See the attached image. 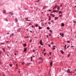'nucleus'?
<instances>
[{
	"mask_svg": "<svg viewBox=\"0 0 76 76\" xmlns=\"http://www.w3.org/2000/svg\"><path fill=\"white\" fill-rule=\"evenodd\" d=\"M38 59H40L41 60V61H40V62H39V64H41V63L42 61V58H38Z\"/></svg>",
	"mask_w": 76,
	"mask_h": 76,
	"instance_id": "1",
	"label": "nucleus"
},
{
	"mask_svg": "<svg viewBox=\"0 0 76 76\" xmlns=\"http://www.w3.org/2000/svg\"><path fill=\"white\" fill-rule=\"evenodd\" d=\"M40 44L41 45H43V44H42V40H40Z\"/></svg>",
	"mask_w": 76,
	"mask_h": 76,
	"instance_id": "2",
	"label": "nucleus"
},
{
	"mask_svg": "<svg viewBox=\"0 0 76 76\" xmlns=\"http://www.w3.org/2000/svg\"><path fill=\"white\" fill-rule=\"evenodd\" d=\"M55 47H56V46H53L52 50H55V49H56V48H55Z\"/></svg>",
	"mask_w": 76,
	"mask_h": 76,
	"instance_id": "3",
	"label": "nucleus"
},
{
	"mask_svg": "<svg viewBox=\"0 0 76 76\" xmlns=\"http://www.w3.org/2000/svg\"><path fill=\"white\" fill-rule=\"evenodd\" d=\"M67 72L69 73H71V72L70 71V70L69 69H68V70L67 71Z\"/></svg>",
	"mask_w": 76,
	"mask_h": 76,
	"instance_id": "4",
	"label": "nucleus"
},
{
	"mask_svg": "<svg viewBox=\"0 0 76 76\" xmlns=\"http://www.w3.org/2000/svg\"><path fill=\"white\" fill-rule=\"evenodd\" d=\"M9 14H11V15H13V12H9Z\"/></svg>",
	"mask_w": 76,
	"mask_h": 76,
	"instance_id": "5",
	"label": "nucleus"
},
{
	"mask_svg": "<svg viewBox=\"0 0 76 76\" xmlns=\"http://www.w3.org/2000/svg\"><path fill=\"white\" fill-rule=\"evenodd\" d=\"M26 48H24V51L25 52H26Z\"/></svg>",
	"mask_w": 76,
	"mask_h": 76,
	"instance_id": "6",
	"label": "nucleus"
},
{
	"mask_svg": "<svg viewBox=\"0 0 76 76\" xmlns=\"http://www.w3.org/2000/svg\"><path fill=\"white\" fill-rule=\"evenodd\" d=\"M50 15H51V16H52V17H53V18H54V17H55V16L53 15V14H50Z\"/></svg>",
	"mask_w": 76,
	"mask_h": 76,
	"instance_id": "7",
	"label": "nucleus"
},
{
	"mask_svg": "<svg viewBox=\"0 0 76 76\" xmlns=\"http://www.w3.org/2000/svg\"><path fill=\"white\" fill-rule=\"evenodd\" d=\"M13 34H12L10 36V37H13Z\"/></svg>",
	"mask_w": 76,
	"mask_h": 76,
	"instance_id": "8",
	"label": "nucleus"
},
{
	"mask_svg": "<svg viewBox=\"0 0 76 76\" xmlns=\"http://www.w3.org/2000/svg\"><path fill=\"white\" fill-rule=\"evenodd\" d=\"M52 64H53V62H51L50 63V65L51 66H52Z\"/></svg>",
	"mask_w": 76,
	"mask_h": 76,
	"instance_id": "9",
	"label": "nucleus"
},
{
	"mask_svg": "<svg viewBox=\"0 0 76 76\" xmlns=\"http://www.w3.org/2000/svg\"><path fill=\"white\" fill-rule=\"evenodd\" d=\"M61 52L62 54H63L64 53V52L63 50H61Z\"/></svg>",
	"mask_w": 76,
	"mask_h": 76,
	"instance_id": "10",
	"label": "nucleus"
},
{
	"mask_svg": "<svg viewBox=\"0 0 76 76\" xmlns=\"http://www.w3.org/2000/svg\"><path fill=\"white\" fill-rule=\"evenodd\" d=\"M26 45L25 44H24V45H23V46L25 47L26 46Z\"/></svg>",
	"mask_w": 76,
	"mask_h": 76,
	"instance_id": "11",
	"label": "nucleus"
},
{
	"mask_svg": "<svg viewBox=\"0 0 76 76\" xmlns=\"http://www.w3.org/2000/svg\"><path fill=\"white\" fill-rule=\"evenodd\" d=\"M61 26H64V23H62L61 24Z\"/></svg>",
	"mask_w": 76,
	"mask_h": 76,
	"instance_id": "12",
	"label": "nucleus"
},
{
	"mask_svg": "<svg viewBox=\"0 0 76 76\" xmlns=\"http://www.w3.org/2000/svg\"><path fill=\"white\" fill-rule=\"evenodd\" d=\"M61 36L62 37H64V34L63 33L62 34Z\"/></svg>",
	"mask_w": 76,
	"mask_h": 76,
	"instance_id": "13",
	"label": "nucleus"
},
{
	"mask_svg": "<svg viewBox=\"0 0 76 76\" xmlns=\"http://www.w3.org/2000/svg\"><path fill=\"white\" fill-rule=\"evenodd\" d=\"M20 29H19L18 30V32H20Z\"/></svg>",
	"mask_w": 76,
	"mask_h": 76,
	"instance_id": "14",
	"label": "nucleus"
},
{
	"mask_svg": "<svg viewBox=\"0 0 76 76\" xmlns=\"http://www.w3.org/2000/svg\"><path fill=\"white\" fill-rule=\"evenodd\" d=\"M15 21L16 22H18V19H16L15 20Z\"/></svg>",
	"mask_w": 76,
	"mask_h": 76,
	"instance_id": "15",
	"label": "nucleus"
},
{
	"mask_svg": "<svg viewBox=\"0 0 76 76\" xmlns=\"http://www.w3.org/2000/svg\"><path fill=\"white\" fill-rule=\"evenodd\" d=\"M64 48L65 49H66V48H66V45H65Z\"/></svg>",
	"mask_w": 76,
	"mask_h": 76,
	"instance_id": "16",
	"label": "nucleus"
},
{
	"mask_svg": "<svg viewBox=\"0 0 76 76\" xmlns=\"http://www.w3.org/2000/svg\"><path fill=\"white\" fill-rule=\"evenodd\" d=\"M3 13H6V11L4 10L3 11Z\"/></svg>",
	"mask_w": 76,
	"mask_h": 76,
	"instance_id": "17",
	"label": "nucleus"
},
{
	"mask_svg": "<svg viewBox=\"0 0 76 76\" xmlns=\"http://www.w3.org/2000/svg\"><path fill=\"white\" fill-rule=\"evenodd\" d=\"M66 42L67 43H70V41H67Z\"/></svg>",
	"mask_w": 76,
	"mask_h": 76,
	"instance_id": "18",
	"label": "nucleus"
},
{
	"mask_svg": "<svg viewBox=\"0 0 76 76\" xmlns=\"http://www.w3.org/2000/svg\"><path fill=\"white\" fill-rule=\"evenodd\" d=\"M53 12H57V10H53Z\"/></svg>",
	"mask_w": 76,
	"mask_h": 76,
	"instance_id": "19",
	"label": "nucleus"
},
{
	"mask_svg": "<svg viewBox=\"0 0 76 76\" xmlns=\"http://www.w3.org/2000/svg\"><path fill=\"white\" fill-rule=\"evenodd\" d=\"M35 26H36V27H37V26H38V24H36Z\"/></svg>",
	"mask_w": 76,
	"mask_h": 76,
	"instance_id": "20",
	"label": "nucleus"
},
{
	"mask_svg": "<svg viewBox=\"0 0 76 76\" xmlns=\"http://www.w3.org/2000/svg\"><path fill=\"white\" fill-rule=\"evenodd\" d=\"M30 63H27V67H28V65H29V64H30Z\"/></svg>",
	"mask_w": 76,
	"mask_h": 76,
	"instance_id": "21",
	"label": "nucleus"
},
{
	"mask_svg": "<svg viewBox=\"0 0 76 76\" xmlns=\"http://www.w3.org/2000/svg\"><path fill=\"white\" fill-rule=\"evenodd\" d=\"M39 29H41L42 28V27H41L40 26H39Z\"/></svg>",
	"mask_w": 76,
	"mask_h": 76,
	"instance_id": "22",
	"label": "nucleus"
},
{
	"mask_svg": "<svg viewBox=\"0 0 76 76\" xmlns=\"http://www.w3.org/2000/svg\"><path fill=\"white\" fill-rule=\"evenodd\" d=\"M58 13H59V14L62 13V12H61V11L59 12Z\"/></svg>",
	"mask_w": 76,
	"mask_h": 76,
	"instance_id": "23",
	"label": "nucleus"
},
{
	"mask_svg": "<svg viewBox=\"0 0 76 76\" xmlns=\"http://www.w3.org/2000/svg\"><path fill=\"white\" fill-rule=\"evenodd\" d=\"M57 7H58V6L57 5H56V6H55L54 7L55 8H57Z\"/></svg>",
	"mask_w": 76,
	"mask_h": 76,
	"instance_id": "24",
	"label": "nucleus"
},
{
	"mask_svg": "<svg viewBox=\"0 0 76 76\" xmlns=\"http://www.w3.org/2000/svg\"><path fill=\"white\" fill-rule=\"evenodd\" d=\"M10 67H12V64H10Z\"/></svg>",
	"mask_w": 76,
	"mask_h": 76,
	"instance_id": "25",
	"label": "nucleus"
},
{
	"mask_svg": "<svg viewBox=\"0 0 76 76\" xmlns=\"http://www.w3.org/2000/svg\"><path fill=\"white\" fill-rule=\"evenodd\" d=\"M47 29H50V27H47Z\"/></svg>",
	"mask_w": 76,
	"mask_h": 76,
	"instance_id": "26",
	"label": "nucleus"
},
{
	"mask_svg": "<svg viewBox=\"0 0 76 76\" xmlns=\"http://www.w3.org/2000/svg\"><path fill=\"white\" fill-rule=\"evenodd\" d=\"M21 64H22V65H23V64H25V63L22 62L21 63Z\"/></svg>",
	"mask_w": 76,
	"mask_h": 76,
	"instance_id": "27",
	"label": "nucleus"
},
{
	"mask_svg": "<svg viewBox=\"0 0 76 76\" xmlns=\"http://www.w3.org/2000/svg\"><path fill=\"white\" fill-rule=\"evenodd\" d=\"M3 51H4V52H5V50H4V49L3 48Z\"/></svg>",
	"mask_w": 76,
	"mask_h": 76,
	"instance_id": "28",
	"label": "nucleus"
},
{
	"mask_svg": "<svg viewBox=\"0 0 76 76\" xmlns=\"http://www.w3.org/2000/svg\"><path fill=\"white\" fill-rule=\"evenodd\" d=\"M50 32H52V30H50Z\"/></svg>",
	"mask_w": 76,
	"mask_h": 76,
	"instance_id": "29",
	"label": "nucleus"
},
{
	"mask_svg": "<svg viewBox=\"0 0 76 76\" xmlns=\"http://www.w3.org/2000/svg\"><path fill=\"white\" fill-rule=\"evenodd\" d=\"M58 10H59L60 9V8H59V7H58L57 8Z\"/></svg>",
	"mask_w": 76,
	"mask_h": 76,
	"instance_id": "30",
	"label": "nucleus"
},
{
	"mask_svg": "<svg viewBox=\"0 0 76 76\" xmlns=\"http://www.w3.org/2000/svg\"><path fill=\"white\" fill-rule=\"evenodd\" d=\"M5 20L6 21H8V20L7 18H6Z\"/></svg>",
	"mask_w": 76,
	"mask_h": 76,
	"instance_id": "31",
	"label": "nucleus"
},
{
	"mask_svg": "<svg viewBox=\"0 0 76 76\" xmlns=\"http://www.w3.org/2000/svg\"><path fill=\"white\" fill-rule=\"evenodd\" d=\"M68 57H70V54H69L68 55Z\"/></svg>",
	"mask_w": 76,
	"mask_h": 76,
	"instance_id": "32",
	"label": "nucleus"
},
{
	"mask_svg": "<svg viewBox=\"0 0 76 76\" xmlns=\"http://www.w3.org/2000/svg\"><path fill=\"white\" fill-rule=\"evenodd\" d=\"M52 53L50 52V53H49L50 55H51V53Z\"/></svg>",
	"mask_w": 76,
	"mask_h": 76,
	"instance_id": "33",
	"label": "nucleus"
},
{
	"mask_svg": "<svg viewBox=\"0 0 76 76\" xmlns=\"http://www.w3.org/2000/svg\"><path fill=\"white\" fill-rule=\"evenodd\" d=\"M31 41H32V40L30 39V41H29V42H31Z\"/></svg>",
	"mask_w": 76,
	"mask_h": 76,
	"instance_id": "34",
	"label": "nucleus"
},
{
	"mask_svg": "<svg viewBox=\"0 0 76 76\" xmlns=\"http://www.w3.org/2000/svg\"><path fill=\"white\" fill-rule=\"evenodd\" d=\"M47 54V53H45L44 54V56H45V54Z\"/></svg>",
	"mask_w": 76,
	"mask_h": 76,
	"instance_id": "35",
	"label": "nucleus"
},
{
	"mask_svg": "<svg viewBox=\"0 0 76 76\" xmlns=\"http://www.w3.org/2000/svg\"><path fill=\"white\" fill-rule=\"evenodd\" d=\"M49 20H51V19H50V17H49Z\"/></svg>",
	"mask_w": 76,
	"mask_h": 76,
	"instance_id": "36",
	"label": "nucleus"
},
{
	"mask_svg": "<svg viewBox=\"0 0 76 76\" xmlns=\"http://www.w3.org/2000/svg\"><path fill=\"white\" fill-rule=\"evenodd\" d=\"M60 17H61L62 16V15H59Z\"/></svg>",
	"mask_w": 76,
	"mask_h": 76,
	"instance_id": "37",
	"label": "nucleus"
},
{
	"mask_svg": "<svg viewBox=\"0 0 76 76\" xmlns=\"http://www.w3.org/2000/svg\"><path fill=\"white\" fill-rule=\"evenodd\" d=\"M59 34H60V35H61L62 34H61V33H60Z\"/></svg>",
	"mask_w": 76,
	"mask_h": 76,
	"instance_id": "38",
	"label": "nucleus"
},
{
	"mask_svg": "<svg viewBox=\"0 0 76 76\" xmlns=\"http://www.w3.org/2000/svg\"><path fill=\"white\" fill-rule=\"evenodd\" d=\"M45 8H46V7H43V9H45Z\"/></svg>",
	"mask_w": 76,
	"mask_h": 76,
	"instance_id": "39",
	"label": "nucleus"
},
{
	"mask_svg": "<svg viewBox=\"0 0 76 76\" xmlns=\"http://www.w3.org/2000/svg\"><path fill=\"white\" fill-rule=\"evenodd\" d=\"M51 44H54V43H53V42H52L51 43Z\"/></svg>",
	"mask_w": 76,
	"mask_h": 76,
	"instance_id": "40",
	"label": "nucleus"
},
{
	"mask_svg": "<svg viewBox=\"0 0 76 76\" xmlns=\"http://www.w3.org/2000/svg\"><path fill=\"white\" fill-rule=\"evenodd\" d=\"M33 52H35V50H33Z\"/></svg>",
	"mask_w": 76,
	"mask_h": 76,
	"instance_id": "41",
	"label": "nucleus"
},
{
	"mask_svg": "<svg viewBox=\"0 0 76 76\" xmlns=\"http://www.w3.org/2000/svg\"><path fill=\"white\" fill-rule=\"evenodd\" d=\"M44 50H43V51H45V49H44Z\"/></svg>",
	"mask_w": 76,
	"mask_h": 76,
	"instance_id": "42",
	"label": "nucleus"
},
{
	"mask_svg": "<svg viewBox=\"0 0 76 76\" xmlns=\"http://www.w3.org/2000/svg\"><path fill=\"white\" fill-rule=\"evenodd\" d=\"M26 20H27V21H29V20H26Z\"/></svg>",
	"mask_w": 76,
	"mask_h": 76,
	"instance_id": "43",
	"label": "nucleus"
},
{
	"mask_svg": "<svg viewBox=\"0 0 76 76\" xmlns=\"http://www.w3.org/2000/svg\"><path fill=\"white\" fill-rule=\"evenodd\" d=\"M58 10L57 11L56 13H58Z\"/></svg>",
	"mask_w": 76,
	"mask_h": 76,
	"instance_id": "44",
	"label": "nucleus"
},
{
	"mask_svg": "<svg viewBox=\"0 0 76 76\" xmlns=\"http://www.w3.org/2000/svg\"><path fill=\"white\" fill-rule=\"evenodd\" d=\"M48 46H49V47H51V45H49Z\"/></svg>",
	"mask_w": 76,
	"mask_h": 76,
	"instance_id": "45",
	"label": "nucleus"
},
{
	"mask_svg": "<svg viewBox=\"0 0 76 76\" xmlns=\"http://www.w3.org/2000/svg\"><path fill=\"white\" fill-rule=\"evenodd\" d=\"M55 18H56V19H58V18L57 17H55Z\"/></svg>",
	"mask_w": 76,
	"mask_h": 76,
	"instance_id": "46",
	"label": "nucleus"
},
{
	"mask_svg": "<svg viewBox=\"0 0 76 76\" xmlns=\"http://www.w3.org/2000/svg\"><path fill=\"white\" fill-rule=\"evenodd\" d=\"M49 36H51V34H49Z\"/></svg>",
	"mask_w": 76,
	"mask_h": 76,
	"instance_id": "47",
	"label": "nucleus"
},
{
	"mask_svg": "<svg viewBox=\"0 0 76 76\" xmlns=\"http://www.w3.org/2000/svg\"><path fill=\"white\" fill-rule=\"evenodd\" d=\"M6 34H9V33H6Z\"/></svg>",
	"mask_w": 76,
	"mask_h": 76,
	"instance_id": "48",
	"label": "nucleus"
},
{
	"mask_svg": "<svg viewBox=\"0 0 76 76\" xmlns=\"http://www.w3.org/2000/svg\"><path fill=\"white\" fill-rule=\"evenodd\" d=\"M50 11H51V10H49V12H50Z\"/></svg>",
	"mask_w": 76,
	"mask_h": 76,
	"instance_id": "49",
	"label": "nucleus"
},
{
	"mask_svg": "<svg viewBox=\"0 0 76 76\" xmlns=\"http://www.w3.org/2000/svg\"><path fill=\"white\" fill-rule=\"evenodd\" d=\"M74 23H76V22L75 21H74Z\"/></svg>",
	"mask_w": 76,
	"mask_h": 76,
	"instance_id": "50",
	"label": "nucleus"
},
{
	"mask_svg": "<svg viewBox=\"0 0 76 76\" xmlns=\"http://www.w3.org/2000/svg\"><path fill=\"white\" fill-rule=\"evenodd\" d=\"M8 42H9V41H7L6 42V43H8Z\"/></svg>",
	"mask_w": 76,
	"mask_h": 76,
	"instance_id": "51",
	"label": "nucleus"
},
{
	"mask_svg": "<svg viewBox=\"0 0 76 76\" xmlns=\"http://www.w3.org/2000/svg\"><path fill=\"white\" fill-rule=\"evenodd\" d=\"M15 55H17V54L16 53H15Z\"/></svg>",
	"mask_w": 76,
	"mask_h": 76,
	"instance_id": "52",
	"label": "nucleus"
},
{
	"mask_svg": "<svg viewBox=\"0 0 76 76\" xmlns=\"http://www.w3.org/2000/svg\"><path fill=\"white\" fill-rule=\"evenodd\" d=\"M2 64V63H1V62H0V64Z\"/></svg>",
	"mask_w": 76,
	"mask_h": 76,
	"instance_id": "53",
	"label": "nucleus"
},
{
	"mask_svg": "<svg viewBox=\"0 0 76 76\" xmlns=\"http://www.w3.org/2000/svg\"><path fill=\"white\" fill-rule=\"evenodd\" d=\"M39 0H38L37 1V2H39Z\"/></svg>",
	"mask_w": 76,
	"mask_h": 76,
	"instance_id": "54",
	"label": "nucleus"
},
{
	"mask_svg": "<svg viewBox=\"0 0 76 76\" xmlns=\"http://www.w3.org/2000/svg\"><path fill=\"white\" fill-rule=\"evenodd\" d=\"M30 31V32H31V33H32V31Z\"/></svg>",
	"mask_w": 76,
	"mask_h": 76,
	"instance_id": "55",
	"label": "nucleus"
},
{
	"mask_svg": "<svg viewBox=\"0 0 76 76\" xmlns=\"http://www.w3.org/2000/svg\"><path fill=\"white\" fill-rule=\"evenodd\" d=\"M69 46H68L67 47V48H69Z\"/></svg>",
	"mask_w": 76,
	"mask_h": 76,
	"instance_id": "56",
	"label": "nucleus"
},
{
	"mask_svg": "<svg viewBox=\"0 0 76 76\" xmlns=\"http://www.w3.org/2000/svg\"><path fill=\"white\" fill-rule=\"evenodd\" d=\"M47 38H48V36L47 35Z\"/></svg>",
	"mask_w": 76,
	"mask_h": 76,
	"instance_id": "57",
	"label": "nucleus"
},
{
	"mask_svg": "<svg viewBox=\"0 0 76 76\" xmlns=\"http://www.w3.org/2000/svg\"><path fill=\"white\" fill-rule=\"evenodd\" d=\"M29 37L27 36L26 37V38H29Z\"/></svg>",
	"mask_w": 76,
	"mask_h": 76,
	"instance_id": "58",
	"label": "nucleus"
},
{
	"mask_svg": "<svg viewBox=\"0 0 76 76\" xmlns=\"http://www.w3.org/2000/svg\"><path fill=\"white\" fill-rule=\"evenodd\" d=\"M31 27H32V28H34V26H32Z\"/></svg>",
	"mask_w": 76,
	"mask_h": 76,
	"instance_id": "59",
	"label": "nucleus"
},
{
	"mask_svg": "<svg viewBox=\"0 0 76 76\" xmlns=\"http://www.w3.org/2000/svg\"><path fill=\"white\" fill-rule=\"evenodd\" d=\"M1 54V52H0V54Z\"/></svg>",
	"mask_w": 76,
	"mask_h": 76,
	"instance_id": "60",
	"label": "nucleus"
},
{
	"mask_svg": "<svg viewBox=\"0 0 76 76\" xmlns=\"http://www.w3.org/2000/svg\"><path fill=\"white\" fill-rule=\"evenodd\" d=\"M61 7H62V4H61Z\"/></svg>",
	"mask_w": 76,
	"mask_h": 76,
	"instance_id": "61",
	"label": "nucleus"
},
{
	"mask_svg": "<svg viewBox=\"0 0 76 76\" xmlns=\"http://www.w3.org/2000/svg\"><path fill=\"white\" fill-rule=\"evenodd\" d=\"M31 25V23H30L29 25H28V26H29V25Z\"/></svg>",
	"mask_w": 76,
	"mask_h": 76,
	"instance_id": "62",
	"label": "nucleus"
},
{
	"mask_svg": "<svg viewBox=\"0 0 76 76\" xmlns=\"http://www.w3.org/2000/svg\"><path fill=\"white\" fill-rule=\"evenodd\" d=\"M49 59H51V57H50Z\"/></svg>",
	"mask_w": 76,
	"mask_h": 76,
	"instance_id": "63",
	"label": "nucleus"
},
{
	"mask_svg": "<svg viewBox=\"0 0 76 76\" xmlns=\"http://www.w3.org/2000/svg\"><path fill=\"white\" fill-rule=\"evenodd\" d=\"M3 76H5V75H3Z\"/></svg>",
	"mask_w": 76,
	"mask_h": 76,
	"instance_id": "64",
	"label": "nucleus"
}]
</instances>
